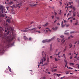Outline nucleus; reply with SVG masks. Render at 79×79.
<instances>
[{"instance_id": "f257e3e1", "label": "nucleus", "mask_w": 79, "mask_h": 79, "mask_svg": "<svg viewBox=\"0 0 79 79\" xmlns=\"http://www.w3.org/2000/svg\"><path fill=\"white\" fill-rule=\"evenodd\" d=\"M6 36H4L2 37V40H4V42H5V41L6 42L7 45L4 48H3L1 50L0 49V53H3L4 52V49L5 48H8L9 47L10 45L11 44V40H6Z\"/></svg>"}, {"instance_id": "f03ea898", "label": "nucleus", "mask_w": 79, "mask_h": 79, "mask_svg": "<svg viewBox=\"0 0 79 79\" xmlns=\"http://www.w3.org/2000/svg\"><path fill=\"white\" fill-rule=\"evenodd\" d=\"M46 54L44 53V51H43L42 52V58L40 61V64H43V60H44V61H46Z\"/></svg>"}, {"instance_id": "7ed1b4c3", "label": "nucleus", "mask_w": 79, "mask_h": 79, "mask_svg": "<svg viewBox=\"0 0 79 79\" xmlns=\"http://www.w3.org/2000/svg\"><path fill=\"white\" fill-rule=\"evenodd\" d=\"M51 40H45L42 41L43 43H45V42H50Z\"/></svg>"}, {"instance_id": "20e7f679", "label": "nucleus", "mask_w": 79, "mask_h": 79, "mask_svg": "<svg viewBox=\"0 0 79 79\" xmlns=\"http://www.w3.org/2000/svg\"><path fill=\"white\" fill-rule=\"evenodd\" d=\"M4 10L3 8V6H0V10H1L2 12L3 13V10Z\"/></svg>"}, {"instance_id": "39448f33", "label": "nucleus", "mask_w": 79, "mask_h": 79, "mask_svg": "<svg viewBox=\"0 0 79 79\" xmlns=\"http://www.w3.org/2000/svg\"><path fill=\"white\" fill-rule=\"evenodd\" d=\"M31 26H29L28 27H27V28H25V30H24V32H27V30H26L27 29H29V28L30 27H31Z\"/></svg>"}, {"instance_id": "423d86ee", "label": "nucleus", "mask_w": 79, "mask_h": 79, "mask_svg": "<svg viewBox=\"0 0 79 79\" xmlns=\"http://www.w3.org/2000/svg\"><path fill=\"white\" fill-rule=\"evenodd\" d=\"M9 30L10 31H12V33H13V30L14 29V28L13 27H10L9 29Z\"/></svg>"}, {"instance_id": "0eeeda50", "label": "nucleus", "mask_w": 79, "mask_h": 79, "mask_svg": "<svg viewBox=\"0 0 79 79\" xmlns=\"http://www.w3.org/2000/svg\"><path fill=\"white\" fill-rule=\"evenodd\" d=\"M4 16H5L4 14L0 13V19L2 18V17H4Z\"/></svg>"}, {"instance_id": "6e6552de", "label": "nucleus", "mask_w": 79, "mask_h": 79, "mask_svg": "<svg viewBox=\"0 0 79 79\" xmlns=\"http://www.w3.org/2000/svg\"><path fill=\"white\" fill-rule=\"evenodd\" d=\"M65 41V40H64V39H62L61 40V42H62L61 44V45H63V44H64V42Z\"/></svg>"}, {"instance_id": "1a4fd4ad", "label": "nucleus", "mask_w": 79, "mask_h": 79, "mask_svg": "<svg viewBox=\"0 0 79 79\" xmlns=\"http://www.w3.org/2000/svg\"><path fill=\"white\" fill-rule=\"evenodd\" d=\"M52 44H50V51H52L53 50L52 49Z\"/></svg>"}, {"instance_id": "9d476101", "label": "nucleus", "mask_w": 79, "mask_h": 79, "mask_svg": "<svg viewBox=\"0 0 79 79\" xmlns=\"http://www.w3.org/2000/svg\"><path fill=\"white\" fill-rule=\"evenodd\" d=\"M76 13L75 12H73V17H75V16H76Z\"/></svg>"}, {"instance_id": "9b49d317", "label": "nucleus", "mask_w": 79, "mask_h": 79, "mask_svg": "<svg viewBox=\"0 0 79 79\" xmlns=\"http://www.w3.org/2000/svg\"><path fill=\"white\" fill-rule=\"evenodd\" d=\"M36 29H37V28H34L31 30H30V31H35L36 30Z\"/></svg>"}, {"instance_id": "f8f14e48", "label": "nucleus", "mask_w": 79, "mask_h": 79, "mask_svg": "<svg viewBox=\"0 0 79 79\" xmlns=\"http://www.w3.org/2000/svg\"><path fill=\"white\" fill-rule=\"evenodd\" d=\"M23 39L25 40H27V37H26V36L24 35L23 36Z\"/></svg>"}, {"instance_id": "ddd939ff", "label": "nucleus", "mask_w": 79, "mask_h": 79, "mask_svg": "<svg viewBox=\"0 0 79 79\" xmlns=\"http://www.w3.org/2000/svg\"><path fill=\"white\" fill-rule=\"evenodd\" d=\"M30 6H35L36 5H37V4H34L33 5L32 4H30Z\"/></svg>"}, {"instance_id": "4468645a", "label": "nucleus", "mask_w": 79, "mask_h": 79, "mask_svg": "<svg viewBox=\"0 0 79 79\" xmlns=\"http://www.w3.org/2000/svg\"><path fill=\"white\" fill-rule=\"evenodd\" d=\"M13 2H9V5H13Z\"/></svg>"}, {"instance_id": "2eb2a0df", "label": "nucleus", "mask_w": 79, "mask_h": 79, "mask_svg": "<svg viewBox=\"0 0 79 79\" xmlns=\"http://www.w3.org/2000/svg\"><path fill=\"white\" fill-rule=\"evenodd\" d=\"M8 69H9V70L10 71V72L11 73V68L10 67L8 66Z\"/></svg>"}, {"instance_id": "dca6fc26", "label": "nucleus", "mask_w": 79, "mask_h": 79, "mask_svg": "<svg viewBox=\"0 0 79 79\" xmlns=\"http://www.w3.org/2000/svg\"><path fill=\"white\" fill-rule=\"evenodd\" d=\"M55 38V36L53 37L52 39H49V40H51V41H52L53 40V39H54Z\"/></svg>"}, {"instance_id": "f3484780", "label": "nucleus", "mask_w": 79, "mask_h": 79, "mask_svg": "<svg viewBox=\"0 0 79 79\" xmlns=\"http://www.w3.org/2000/svg\"><path fill=\"white\" fill-rule=\"evenodd\" d=\"M72 8L73 10H74V11H75V10H76V8L75 7L73 6Z\"/></svg>"}, {"instance_id": "a211bd4d", "label": "nucleus", "mask_w": 79, "mask_h": 79, "mask_svg": "<svg viewBox=\"0 0 79 79\" xmlns=\"http://www.w3.org/2000/svg\"><path fill=\"white\" fill-rule=\"evenodd\" d=\"M69 46H70L69 48H71L73 47V44H70Z\"/></svg>"}, {"instance_id": "6ab92c4d", "label": "nucleus", "mask_w": 79, "mask_h": 79, "mask_svg": "<svg viewBox=\"0 0 79 79\" xmlns=\"http://www.w3.org/2000/svg\"><path fill=\"white\" fill-rule=\"evenodd\" d=\"M60 53H61V52H59L58 53V54H56L55 55L56 56H57V55H59V54H60Z\"/></svg>"}, {"instance_id": "aec40b11", "label": "nucleus", "mask_w": 79, "mask_h": 79, "mask_svg": "<svg viewBox=\"0 0 79 79\" xmlns=\"http://www.w3.org/2000/svg\"><path fill=\"white\" fill-rule=\"evenodd\" d=\"M64 34L65 35H69V33H66L65 32H64Z\"/></svg>"}, {"instance_id": "412c9836", "label": "nucleus", "mask_w": 79, "mask_h": 79, "mask_svg": "<svg viewBox=\"0 0 79 79\" xmlns=\"http://www.w3.org/2000/svg\"><path fill=\"white\" fill-rule=\"evenodd\" d=\"M48 23H46V24H45L44 26H47V25H48Z\"/></svg>"}, {"instance_id": "4be33fe9", "label": "nucleus", "mask_w": 79, "mask_h": 79, "mask_svg": "<svg viewBox=\"0 0 79 79\" xmlns=\"http://www.w3.org/2000/svg\"><path fill=\"white\" fill-rule=\"evenodd\" d=\"M47 60L48 62H49V58L48 57L47 59Z\"/></svg>"}, {"instance_id": "5701e85b", "label": "nucleus", "mask_w": 79, "mask_h": 79, "mask_svg": "<svg viewBox=\"0 0 79 79\" xmlns=\"http://www.w3.org/2000/svg\"><path fill=\"white\" fill-rule=\"evenodd\" d=\"M6 21H7L8 23L10 21V19H8L6 20Z\"/></svg>"}, {"instance_id": "b1692460", "label": "nucleus", "mask_w": 79, "mask_h": 79, "mask_svg": "<svg viewBox=\"0 0 79 79\" xmlns=\"http://www.w3.org/2000/svg\"><path fill=\"white\" fill-rule=\"evenodd\" d=\"M63 56L64 58H65V59H66V56H65V54H63Z\"/></svg>"}, {"instance_id": "393cba45", "label": "nucleus", "mask_w": 79, "mask_h": 79, "mask_svg": "<svg viewBox=\"0 0 79 79\" xmlns=\"http://www.w3.org/2000/svg\"><path fill=\"white\" fill-rule=\"evenodd\" d=\"M73 8V6H72V5H71L70 6H69V8Z\"/></svg>"}, {"instance_id": "a878e982", "label": "nucleus", "mask_w": 79, "mask_h": 79, "mask_svg": "<svg viewBox=\"0 0 79 79\" xmlns=\"http://www.w3.org/2000/svg\"><path fill=\"white\" fill-rule=\"evenodd\" d=\"M70 65H71V64H72V65H74V64L73 63H70Z\"/></svg>"}, {"instance_id": "bb28decb", "label": "nucleus", "mask_w": 79, "mask_h": 79, "mask_svg": "<svg viewBox=\"0 0 79 79\" xmlns=\"http://www.w3.org/2000/svg\"><path fill=\"white\" fill-rule=\"evenodd\" d=\"M76 41L75 42H74V44H76L77 43V42H78V41Z\"/></svg>"}, {"instance_id": "cd10ccee", "label": "nucleus", "mask_w": 79, "mask_h": 79, "mask_svg": "<svg viewBox=\"0 0 79 79\" xmlns=\"http://www.w3.org/2000/svg\"><path fill=\"white\" fill-rule=\"evenodd\" d=\"M64 27V25H63V24H61V27Z\"/></svg>"}, {"instance_id": "c85d7f7f", "label": "nucleus", "mask_w": 79, "mask_h": 79, "mask_svg": "<svg viewBox=\"0 0 79 79\" xmlns=\"http://www.w3.org/2000/svg\"><path fill=\"white\" fill-rule=\"evenodd\" d=\"M55 61H58V59L56 58H55Z\"/></svg>"}, {"instance_id": "c756f323", "label": "nucleus", "mask_w": 79, "mask_h": 79, "mask_svg": "<svg viewBox=\"0 0 79 79\" xmlns=\"http://www.w3.org/2000/svg\"><path fill=\"white\" fill-rule=\"evenodd\" d=\"M56 19H60V18L58 17H56Z\"/></svg>"}, {"instance_id": "7c9ffc66", "label": "nucleus", "mask_w": 79, "mask_h": 79, "mask_svg": "<svg viewBox=\"0 0 79 79\" xmlns=\"http://www.w3.org/2000/svg\"><path fill=\"white\" fill-rule=\"evenodd\" d=\"M77 22H76L75 23L73 24V25H77Z\"/></svg>"}, {"instance_id": "2f4dec72", "label": "nucleus", "mask_w": 79, "mask_h": 79, "mask_svg": "<svg viewBox=\"0 0 79 79\" xmlns=\"http://www.w3.org/2000/svg\"><path fill=\"white\" fill-rule=\"evenodd\" d=\"M70 59H72V58H73V56H70Z\"/></svg>"}, {"instance_id": "473e14b6", "label": "nucleus", "mask_w": 79, "mask_h": 79, "mask_svg": "<svg viewBox=\"0 0 79 79\" xmlns=\"http://www.w3.org/2000/svg\"><path fill=\"white\" fill-rule=\"evenodd\" d=\"M54 13L55 15H57V13H56V12L54 11Z\"/></svg>"}, {"instance_id": "72a5a7b5", "label": "nucleus", "mask_w": 79, "mask_h": 79, "mask_svg": "<svg viewBox=\"0 0 79 79\" xmlns=\"http://www.w3.org/2000/svg\"><path fill=\"white\" fill-rule=\"evenodd\" d=\"M32 40V38L31 37H30L29 38V40Z\"/></svg>"}, {"instance_id": "f704fd0d", "label": "nucleus", "mask_w": 79, "mask_h": 79, "mask_svg": "<svg viewBox=\"0 0 79 79\" xmlns=\"http://www.w3.org/2000/svg\"><path fill=\"white\" fill-rule=\"evenodd\" d=\"M60 37L61 38H63V37H64V36H63V35H62L60 36Z\"/></svg>"}, {"instance_id": "c9c22d12", "label": "nucleus", "mask_w": 79, "mask_h": 79, "mask_svg": "<svg viewBox=\"0 0 79 79\" xmlns=\"http://www.w3.org/2000/svg\"><path fill=\"white\" fill-rule=\"evenodd\" d=\"M57 26H60V24L59 23H57Z\"/></svg>"}, {"instance_id": "e433bc0d", "label": "nucleus", "mask_w": 79, "mask_h": 79, "mask_svg": "<svg viewBox=\"0 0 79 79\" xmlns=\"http://www.w3.org/2000/svg\"><path fill=\"white\" fill-rule=\"evenodd\" d=\"M73 3V2H69V3L70 4V5H71V3Z\"/></svg>"}, {"instance_id": "4c0bfd02", "label": "nucleus", "mask_w": 79, "mask_h": 79, "mask_svg": "<svg viewBox=\"0 0 79 79\" xmlns=\"http://www.w3.org/2000/svg\"><path fill=\"white\" fill-rule=\"evenodd\" d=\"M39 63V65H38V68H39V66H40V63L39 62L38 63Z\"/></svg>"}, {"instance_id": "58836bf2", "label": "nucleus", "mask_w": 79, "mask_h": 79, "mask_svg": "<svg viewBox=\"0 0 79 79\" xmlns=\"http://www.w3.org/2000/svg\"><path fill=\"white\" fill-rule=\"evenodd\" d=\"M12 39H15V37L14 36L12 38Z\"/></svg>"}, {"instance_id": "ea45409f", "label": "nucleus", "mask_w": 79, "mask_h": 79, "mask_svg": "<svg viewBox=\"0 0 79 79\" xmlns=\"http://www.w3.org/2000/svg\"><path fill=\"white\" fill-rule=\"evenodd\" d=\"M9 31H8V32H7V33L6 34V35H8V34H9Z\"/></svg>"}, {"instance_id": "a19ab883", "label": "nucleus", "mask_w": 79, "mask_h": 79, "mask_svg": "<svg viewBox=\"0 0 79 79\" xmlns=\"http://www.w3.org/2000/svg\"><path fill=\"white\" fill-rule=\"evenodd\" d=\"M64 62H65V63H67V61L66 60H64Z\"/></svg>"}, {"instance_id": "79ce46f5", "label": "nucleus", "mask_w": 79, "mask_h": 79, "mask_svg": "<svg viewBox=\"0 0 79 79\" xmlns=\"http://www.w3.org/2000/svg\"><path fill=\"white\" fill-rule=\"evenodd\" d=\"M74 31H71L70 32V34H73V33H74Z\"/></svg>"}, {"instance_id": "37998d69", "label": "nucleus", "mask_w": 79, "mask_h": 79, "mask_svg": "<svg viewBox=\"0 0 79 79\" xmlns=\"http://www.w3.org/2000/svg\"><path fill=\"white\" fill-rule=\"evenodd\" d=\"M40 79H45V77H42V78H40Z\"/></svg>"}, {"instance_id": "c03bdc74", "label": "nucleus", "mask_w": 79, "mask_h": 79, "mask_svg": "<svg viewBox=\"0 0 79 79\" xmlns=\"http://www.w3.org/2000/svg\"><path fill=\"white\" fill-rule=\"evenodd\" d=\"M50 58H51V59L53 58V57H52V56H50Z\"/></svg>"}, {"instance_id": "a18cd8bd", "label": "nucleus", "mask_w": 79, "mask_h": 79, "mask_svg": "<svg viewBox=\"0 0 79 79\" xmlns=\"http://www.w3.org/2000/svg\"><path fill=\"white\" fill-rule=\"evenodd\" d=\"M34 23V22H33V21L32 22H31V24H32V23Z\"/></svg>"}, {"instance_id": "49530a36", "label": "nucleus", "mask_w": 79, "mask_h": 79, "mask_svg": "<svg viewBox=\"0 0 79 79\" xmlns=\"http://www.w3.org/2000/svg\"><path fill=\"white\" fill-rule=\"evenodd\" d=\"M67 49H64V52H65L66 50Z\"/></svg>"}, {"instance_id": "de8ad7c7", "label": "nucleus", "mask_w": 79, "mask_h": 79, "mask_svg": "<svg viewBox=\"0 0 79 79\" xmlns=\"http://www.w3.org/2000/svg\"><path fill=\"white\" fill-rule=\"evenodd\" d=\"M69 26V24L67 25H66V27H68V26Z\"/></svg>"}, {"instance_id": "09e8293b", "label": "nucleus", "mask_w": 79, "mask_h": 79, "mask_svg": "<svg viewBox=\"0 0 79 79\" xmlns=\"http://www.w3.org/2000/svg\"><path fill=\"white\" fill-rule=\"evenodd\" d=\"M57 70H56V69H55L54 70V72H55V71H56Z\"/></svg>"}, {"instance_id": "8fccbe9b", "label": "nucleus", "mask_w": 79, "mask_h": 79, "mask_svg": "<svg viewBox=\"0 0 79 79\" xmlns=\"http://www.w3.org/2000/svg\"><path fill=\"white\" fill-rule=\"evenodd\" d=\"M56 21H57V20H55V21H54V23H56Z\"/></svg>"}, {"instance_id": "3c124183", "label": "nucleus", "mask_w": 79, "mask_h": 79, "mask_svg": "<svg viewBox=\"0 0 79 79\" xmlns=\"http://www.w3.org/2000/svg\"><path fill=\"white\" fill-rule=\"evenodd\" d=\"M70 21L71 23H73V20H70Z\"/></svg>"}, {"instance_id": "603ef678", "label": "nucleus", "mask_w": 79, "mask_h": 79, "mask_svg": "<svg viewBox=\"0 0 79 79\" xmlns=\"http://www.w3.org/2000/svg\"><path fill=\"white\" fill-rule=\"evenodd\" d=\"M60 76H61V74H59L58 75V77H60Z\"/></svg>"}, {"instance_id": "864d4df0", "label": "nucleus", "mask_w": 79, "mask_h": 79, "mask_svg": "<svg viewBox=\"0 0 79 79\" xmlns=\"http://www.w3.org/2000/svg\"><path fill=\"white\" fill-rule=\"evenodd\" d=\"M52 19H53V18H54V16L52 15Z\"/></svg>"}, {"instance_id": "5fc2aeb1", "label": "nucleus", "mask_w": 79, "mask_h": 79, "mask_svg": "<svg viewBox=\"0 0 79 79\" xmlns=\"http://www.w3.org/2000/svg\"><path fill=\"white\" fill-rule=\"evenodd\" d=\"M7 9V10H8V8H9V7L8 6L6 7Z\"/></svg>"}, {"instance_id": "6e6d98bb", "label": "nucleus", "mask_w": 79, "mask_h": 79, "mask_svg": "<svg viewBox=\"0 0 79 79\" xmlns=\"http://www.w3.org/2000/svg\"><path fill=\"white\" fill-rule=\"evenodd\" d=\"M69 72H67V73H66V74H69Z\"/></svg>"}, {"instance_id": "4d7b16f0", "label": "nucleus", "mask_w": 79, "mask_h": 79, "mask_svg": "<svg viewBox=\"0 0 79 79\" xmlns=\"http://www.w3.org/2000/svg\"><path fill=\"white\" fill-rule=\"evenodd\" d=\"M37 32H38V33H40V31H38Z\"/></svg>"}, {"instance_id": "13d9d810", "label": "nucleus", "mask_w": 79, "mask_h": 79, "mask_svg": "<svg viewBox=\"0 0 79 79\" xmlns=\"http://www.w3.org/2000/svg\"><path fill=\"white\" fill-rule=\"evenodd\" d=\"M73 19V20H76V18H74Z\"/></svg>"}, {"instance_id": "bf43d9fd", "label": "nucleus", "mask_w": 79, "mask_h": 79, "mask_svg": "<svg viewBox=\"0 0 79 79\" xmlns=\"http://www.w3.org/2000/svg\"><path fill=\"white\" fill-rule=\"evenodd\" d=\"M48 31H49V32H51V31H52V30H51L49 29Z\"/></svg>"}, {"instance_id": "052dcab7", "label": "nucleus", "mask_w": 79, "mask_h": 79, "mask_svg": "<svg viewBox=\"0 0 79 79\" xmlns=\"http://www.w3.org/2000/svg\"><path fill=\"white\" fill-rule=\"evenodd\" d=\"M60 5H62V2H60Z\"/></svg>"}, {"instance_id": "680f3d73", "label": "nucleus", "mask_w": 79, "mask_h": 79, "mask_svg": "<svg viewBox=\"0 0 79 79\" xmlns=\"http://www.w3.org/2000/svg\"><path fill=\"white\" fill-rule=\"evenodd\" d=\"M7 32V30H5V32Z\"/></svg>"}, {"instance_id": "e2e57ef3", "label": "nucleus", "mask_w": 79, "mask_h": 79, "mask_svg": "<svg viewBox=\"0 0 79 79\" xmlns=\"http://www.w3.org/2000/svg\"><path fill=\"white\" fill-rule=\"evenodd\" d=\"M38 27V28H39V29H40V28H41V27Z\"/></svg>"}, {"instance_id": "0e129e2a", "label": "nucleus", "mask_w": 79, "mask_h": 79, "mask_svg": "<svg viewBox=\"0 0 79 79\" xmlns=\"http://www.w3.org/2000/svg\"><path fill=\"white\" fill-rule=\"evenodd\" d=\"M52 29H53V30H55V28L54 27L52 28Z\"/></svg>"}, {"instance_id": "69168bd1", "label": "nucleus", "mask_w": 79, "mask_h": 79, "mask_svg": "<svg viewBox=\"0 0 79 79\" xmlns=\"http://www.w3.org/2000/svg\"><path fill=\"white\" fill-rule=\"evenodd\" d=\"M8 69H6V71H6V72H7V71H8Z\"/></svg>"}, {"instance_id": "338daca9", "label": "nucleus", "mask_w": 79, "mask_h": 79, "mask_svg": "<svg viewBox=\"0 0 79 79\" xmlns=\"http://www.w3.org/2000/svg\"><path fill=\"white\" fill-rule=\"evenodd\" d=\"M70 37H72V38H73V36L72 35H70Z\"/></svg>"}, {"instance_id": "774afa93", "label": "nucleus", "mask_w": 79, "mask_h": 79, "mask_svg": "<svg viewBox=\"0 0 79 79\" xmlns=\"http://www.w3.org/2000/svg\"><path fill=\"white\" fill-rule=\"evenodd\" d=\"M77 44H79V40L78 41V43H77Z\"/></svg>"}]
</instances>
